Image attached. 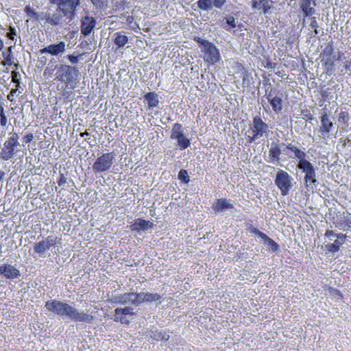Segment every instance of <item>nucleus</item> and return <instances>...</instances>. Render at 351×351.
Wrapping results in <instances>:
<instances>
[{
  "instance_id": "e433bc0d",
  "label": "nucleus",
  "mask_w": 351,
  "mask_h": 351,
  "mask_svg": "<svg viewBox=\"0 0 351 351\" xmlns=\"http://www.w3.org/2000/svg\"><path fill=\"white\" fill-rule=\"evenodd\" d=\"M20 73L16 71L12 72V81L16 84V88L20 86Z\"/></svg>"
},
{
  "instance_id": "680f3d73",
  "label": "nucleus",
  "mask_w": 351,
  "mask_h": 351,
  "mask_svg": "<svg viewBox=\"0 0 351 351\" xmlns=\"http://www.w3.org/2000/svg\"><path fill=\"white\" fill-rule=\"evenodd\" d=\"M11 156L12 155H3L2 156V159L7 160H8V159H10L11 158Z\"/></svg>"
},
{
  "instance_id": "dca6fc26",
  "label": "nucleus",
  "mask_w": 351,
  "mask_h": 351,
  "mask_svg": "<svg viewBox=\"0 0 351 351\" xmlns=\"http://www.w3.org/2000/svg\"><path fill=\"white\" fill-rule=\"evenodd\" d=\"M0 274L3 275L7 279H14L21 276L20 271L10 264L1 265Z\"/></svg>"
},
{
  "instance_id": "864d4df0",
  "label": "nucleus",
  "mask_w": 351,
  "mask_h": 351,
  "mask_svg": "<svg viewBox=\"0 0 351 351\" xmlns=\"http://www.w3.org/2000/svg\"><path fill=\"white\" fill-rule=\"evenodd\" d=\"M311 22L310 26L312 28L317 29L318 27V24H317V22L316 18L315 17H312L311 19Z\"/></svg>"
},
{
  "instance_id": "2f4dec72",
  "label": "nucleus",
  "mask_w": 351,
  "mask_h": 351,
  "mask_svg": "<svg viewBox=\"0 0 351 351\" xmlns=\"http://www.w3.org/2000/svg\"><path fill=\"white\" fill-rule=\"evenodd\" d=\"M24 11H25V14H27V16H29L30 19L36 18L38 12H35V10L29 5H26L24 8Z\"/></svg>"
},
{
  "instance_id": "c03bdc74",
  "label": "nucleus",
  "mask_w": 351,
  "mask_h": 351,
  "mask_svg": "<svg viewBox=\"0 0 351 351\" xmlns=\"http://www.w3.org/2000/svg\"><path fill=\"white\" fill-rule=\"evenodd\" d=\"M338 120L339 122H343V123H346L348 121V116L346 112H341L339 114Z\"/></svg>"
},
{
  "instance_id": "69168bd1",
  "label": "nucleus",
  "mask_w": 351,
  "mask_h": 351,
  "mask_svg": "<svg viewBox=\"0 0 351 351\" xmlns=\"http://www.w3.org/2000/svg\"><path fill=\"white\" fill-rule=\"evenodd\" d=\"M88 135H89V133L87 131L80 134V136L82 137H84V136H88Z\"/></svg>"
},
{
  "instance_id": "423d86ee",
  "label": "nucleus",
  "mask_w": 351,
  "mask_h": 351,
  "mask_svg": "<svg viewBox=\"0 0 351 351\" xmlns=\"http://www.w3.org/2000/svg\"><path fill=\"white\" fill-rule=\"evenodd\" d=\"M95 317L90 309L79 310L71 305L67 319L75 322H86L91 324Z\"/></svg>"
},
{
  "instance_id": "4d7b16f0",
  "label": "nucleus",
  "mask_w": 351,
  "mask_h": 351,
  "mask_svg": "<svg viewBox=\"0 0 351 351\" xmlns=\"http://www.w3.org/2000/svg\"><path fill=\"white\" fill-rule=\"evenodd\" d=\"M337 234H335L332 230H326V233H325V236L327 237H329L330 238L331 237H337ZM330 240H332V239H330Z\"/></svg>"
},
{
  "instance_id": "774afa93",
  "label": "nucleus",
  "mask_w": 351,
  "mask_h": 351,
  "mask_svg": "<svg viewBox=\"0 0 351 351\" xmlns=\"http://www.w3.org/2000/svg\"><path fill=\"white\" fill-rule=\"evenodd\" d=\"M3 48V43L0 38V50H1Z\"/></svg>"
},
{
  "instance_id": "4c0bfd02",
  "label": "nucleus",
  "mask_w": 351,
  "mask_h": 351,
  "mask_svg": "<svg viewBox=\"0 0 351 351\" xmlns=\"http://www.w3.org/2000/svg\"><path fill=\"white\" fill-rule=\"evenodd\" d=\"M285 152V154H287L289 151H291L292 152H293L294 154H304V152H301L297 147H289V146H287L286 147H284L282 149H280L279 152Z\"/></svg>"
},
{
  "instance_id": "c756f323",
  "label": "nucleus",
  "mask_w": 351,
  "mask_h": 351,
  "mask_svg": "<svg viewBox=\"0 0 351 351\" xmlns=\"http://www.w3.org/2000/svg\"><path fill=\"white\" fill-rule=\"evenodd\" d=\"M143 295L144 292H141L138 293L134 292L133 304L135 306H138L139 304L145 302Z\"/></svg>"
},
{
  "instance_id": "de8ad7c7",
  "label": "nucleus",
  "mask_w": 351,
  "mask_h": 351,
  "mask_svg": "<svg viewBox=\"0 0 351 351\" xmlns=\"http://www.w3.org/2000/svg\"><path fill=\"white\" fill-rule=\"evenodd\" d=\"M226 23L230 25L231 27H236L237 25H236V22H235V19L232 16H229L228 17H227L226 19Z\"/></svg>"
},
{
  "instance_id": "7c9ffc66",
  "label": "nucleus",
  "mask_w": 351,
  "mask_h": 351,
  "mask_svg": "<svg viewBox=\"0 0 351 351\" xmlns=\"http://www.w3.org/2000/svg\"><path fill=\"white\" fill-rule=\"evenodd\" d=\"M26 161L30 164L32 167L34 168L35 167H39L38 165L39 162V158H36V155H29L26 157Z\"/></svg>"
},
{
  "instance_id": "f3484780",
  "label": "nucleus",
  "mask_w": 351,
  "mask_h": 351,
  "mask_svg": "<svg viewBox=\"0 0 351 351\" xmlns=\"http://www.w3.org/2000/svg\"><path fill=\"white\" fill-rule=\"evenodd\" d=\"M153 227V223L149 221L138 218L134 221V222L130 226V229L132 232H140L141 231L145 232L149 228Z\"/></svg>"
},
{
  "instance_id": "e2e57ef3",
  "label": "nucleus",
  "mask_w": 351,
  "mask_h": 351,
  "mask_svg": "<svg viewBox=\"0 0 351 351\" xmlns=\"http://www.w3.org/2000/svg\"><path fill=\"white\" fill-rule=\"evenodd\" d=\"M346 140H342V138L340 139V143H341V147L346 146Z\"/></svg>"
},
{
  "instance_id": "5fc2aeb1",
  "label": "nucleus",
  "mask_w": 351,
  "mask_h": 351,
  "mask_svg": "<svg viewBox=\"0 0 351 351\" xmlns=\"http://www.w3.org/2000/svg\"><path fill=\"white\" fill-rule=\"evenodd\" d=\"M262 2H263V0H258V1H253L252 2V8H261Z\"/></svg>"
},
{
  "instance_id": "6ab92c4d",
  "label": "nucleus",
  "mask_w": 351,
  "mask_h": 351,
  "mask_svg": "<svg viewBox=\"0 0 351 351\" xmlns=\"http://www.w3.org/2000/svg\"><path fill=\"white\" fill-rule=\"evenodd\" d=\"M298 156L300 159V161L298 165V167L303 170L305 174L311 173L315 172V169L312 165V164L307 161L306 160L302 159L301 156H304V155H295Z\"/></svg>"
},
{
  "instance_id": "6e6552de",
  "label": "nucleus",
  "mask_w": 351,
  "mask_h": 351,
  "mask_svg": "<svg viewBox=\"0 0 351 351\" xmlns=\"http://www.w3.org/2000/svg\"><path fill=\"white\" fill-rule=\"evenodd\" d=\"M171 138L176 141V145L183 150L190 145L189 138L185 136L184 128L180 123H176L171 129Z\"/></svg>"
},
{
  "instance_id": "f257e3e1",
  "label": "nucleus",
  "mask_w": 351,
  "mask_h": 351,
  "mask_svg": "<svg viewBox=\"0 0 351 351\" xmlns=\"http://www.w3.org/2000/svg\"><path fill=\"white\" fill-rule=\"evenodd\" d=\"M269 132L268 124L259 115H256L250 121L249 128L245 132L246 141L251 143L261 138H267Z\"/></svg>"
},
{
  "instance_id": "a18cd8bd",
  "label": "nucleus",
  "mask_w": 351,
  "mask_h": 351,
  "mask_svg": "<svg viewBox=\"0 0 351 351\" xmlns=\"http://www.w3.org/2000/svg\"><path fill=\"white\" fill-rule=\"evenodd\" d=\"M225 3L226 0H212L213 8H221Z\"/></svg>"
},
{
  "instance_id": "9d476101",
  "label": "nucleus",
  "mask_w": 351,
  "mask_h": 351,
  "mask_svg": "<svg viewBox=\"0 0 351 351\" xmlns=\"http://www.w3.org/2000/svg\"><path fill=\"white\" fill-rule=\"evenodd\" d=\"M134 315V309L130 306L117 308L114 310V321L121 322L122 324H129L128 317Z\"/></svg>"
},
{
  "instance_id": "39448f33",
  "label": "nucleus",
  "mask_w": 351,
  "mask_h": 351,
  "mask_svg": "<svg viewBox=\"0 0 351 351\" xmlns=\"http://www.w3.org/2000/svg\"><path fill=\"white\" fill-rule=\"evenodd\" d=\"M71 304L61 300H51L47 301L45 307L55 315L67 318Z\"/></svg>"
},
{
  "instance_id": "393cba45",
  "label": "nucleus",
  "mask_w": 351,
  "mask_h": 351,
  "mask_svg": "<svg viewBox=\"0 0 351 351\" xmlns=\"http://www.w3.org/2000/svg\"><path fill=\"white\" fill-rule=\"evenodd\" d=\"M12 47L10 46L8 48L6 52L3 53V56L5 59V60L1 62V64L3 66L5 65H12L13 64L12 59L14 58L13 54H12Z\"/></svg>"
},
{
  "instance_id": "79ce46f5",
  "label": "nucleus",
  "mask_w": 351,
  "mask_h": 351,
  "mask_svg": "<svg viewBox=\"0 0 351 351\" xmlns=\"http://www.w3.org/2000/svg\"><path fill=\"white\" fill-rule=\"evenodd\" d=\"M0 117H1V119H0L1 125L5 126L8 123V119H7L6 116L4 114L3 108L2 106L1 107Z\"/></svg>"
},
{
  "instance_id": "bb28decb",
  "label": "nucleus",
  "mask_w": 351,
  "mask_h": 351,
  "mask_svg": "<svg viewBox=\"0 0 351 351\" xmlns=\"http://www.w3.org/2000/svg\"><path fill=\"white\" fill-rule=\"evenodd\" d=\"M145 302H157L161 299L160 294L157 293L144 292Z\"/></svg>"
},
{
  "instance_id": "b1692460",
  "label": "nucleus",
  "mask_w": 351,
  "mask_h": 351,
  "mask_svg": "<svg viewBox=\"0 0 351 351\" xmlns=\"http://www.w3.org/2000/svg\"><path fill=\"white\" fill-rule=\"evenodd\" d=\"M114 44L117 45L119 47H123L128 43V37L122 34L121 32H117L114 34Z\"/></svg>"
},
{
  "instance_id": "a211bd4d",
  "label": "nucleus",
  "mask_w": 351,
  "mask_h": 351,
  "mask_svg": "<svg viewBox=\"0 0 351 351\" xmlns=\"http://www.w3.org/2000/svg\"><path fill=\"white\" fill-rule=\"evenodd\" d=\"M233 208L234 205L231 203L230 199H219L213 204V209L217 213H224Z\"/></svg>"
},
{
  "instance_id": "ea45409f",
  "label": "nucleus",
  "mask_w": 351,
  "mask_h": 351,
  "mask_svg": "<svg viewBox=\"0 0 351 351\" xmlns=\"http://www.w3.org/2000/svg\"><path fill=\"white\" fill-rule=\"evenodd\" d=\"M252 232L256 236L260 237L263 241H265L268 238V237L265 233H263V232L260 231L257 228H253L252 230Z\"/></svg>"
},
{
  "instance_id": "2eb2a0df",
  "label": "nucleus",
  "mask_w": 351,
  "mask_h": 351,
  "mask_svg": "<svg viewBox=\"0 0 351 351\" xmlns=\"http://www.w3.org/2000/svg\"><path fill=\"white\" fill-rule=\"evenodd\" d=\"M65 43L61 41L57 44L49 45L40 50V53H50L52 56L62 55L65 51Z\"/></svg>"
},
{
  "instance_id": "7ed1b4c3",
  "label": "nucleus",
  "mask_w": 351,
  "mask_h": 351,
  "mask_svg": "<svg viewBox=\"0 0 351 351\" xmlns=\"http://www.w3.org/2000/svg\"><path fill=\"white\" fill-rule=\"evenodd\" d=\"M51 3L56 4L62 10L66 23H71L76 16V9L80 5V0H49Z\"/></svg>"
},
{
  "instance_id": "1a4fd4ad",
  "label": "nucleus",
  "mask_w": 351,
  "mask_h": 351,
  "mask_svg": "<svg viewBox=\"0 0 351 351\" xmlns=\"http://www.w3.org/2000/svg\"><path fill=\"white\" fill-rule=\"evenodd\" d=\"M334 125L326 112H323L320 116V126L319 129V136L324 139L331 138Z\"/></svg>"
},
{
  "instance_id": "bf43d9fd",
  "label": "nucleus",
  "mask_w": 351,
  "mask_h": 351,
  "mask_svg": "<svg viewBox=\"0 0 351 351\" xmlns=\"http://www.w3.org/2000/svg\"><path fill=\"white\" fill-rule=\"evenodd\" d=\"M328 58L330 59H332L333 62L339 58V57H337L336 54H332L330 57H328Z\"/></svg>"
},
{
  "instance_id": "338daca9",
  "label": "nucleus",
  "mask_w": 351,
  "mask_h": 351,
  "mask_svg": "<svg viewBox=\"0 0 351 351\" xmlns=\"http://www.w3.org/2000/svg\"><path fill=\"white\" fill-rule=\"evenodd\" d=\"M271 90L267 95V99H268V101H269V99H272L273 97H271Z\"/></svg>"
},
{
  "instance_id": "603ef678",
  "label": "nucleus",
  "mask_w": 351,
  "mask_h": 351,
  "mask_svg": "<svg viewBox=\"0 0 351 351\" xmlns=\"http://www.w3.org/2000/svg\"><path fill=\"white\" fill-rule=\"evenodd\" d=\"M68 59L73 64H75L78 61V56H74V55H69Z\"/></svg>"
},
{
  "instance_id": "473e14b6",
  "label": "nucleus",
  "mask_w": 351,
  "mask_h": 351,
  "mask_svg": "<svg viewBox=\"0 0 351 351\" xmlns=\"http://www.w3.org/2000/svg\"><path fill=\"white\" fill-rule=\"evenodd\" d=\"M264 243L269 246L273 251H276L278 249L279 245L271 239L268 237L265 241Z\"/></svg>"
},
{
  "instance_id": "c9c22d12",
  "label": "nucleus",
  "mask_w": 351,
  "mask_h": 351,
  "mask_svg": "<svg viewBox=\"0 0 351 351\" xmlns=\"http://www.w3.org/2000/svg\"><path fill=\"white\" fill-rule=\"evenodd\" d=\"M178 178L186 183L189 182V176L188 173L186 170L184 169L180 171L178 173Z\"/></svg>"
},
{
  "instance_id": "9b49d317",
  "label": "nucleus",
  "mask_w": 351,
  "mask_h": 351,
  "mask_svg": "<svg viewBox=\"0 0 351 351\" xmlns=\"http://www.w3.org/2000/svg\"><path fill=\"white\" fill-rule=\"evenodd\" d=\"M56 243L55 239L52 236H48L45 239L35 243L34 246V252L39 254L40 257L44 256L46 251Z\"/></svg>"
},
{
  "instance_id": "4468645a",
  "label": "nucleus",
  "mask_w": 351,
  "mask_h": 351,
  "mask_svg": "<svg viewBox=\"0 0 351 351\" xmlns=\"http://www.w3.org/2000/svg\"><path fill=\"white\" fill-rule=\"evenodd\" d=\"M96 24L95 19L89 15L82 16L80 21V31L81 34L84 36H88Z\"/></svg>"
},
{
  "instance_id": "f03ea898",
  "label": "nucleus",
  "mask_w": 351,
  "mask_h": 351,
  "mask_svg": "<svg viewBox=\"0 0 351 351\" xmlns=\"http://www.w3.org/2000/svg\"><path fill=\"white\" fill-rule=\"evenodd\" d=\"M194 40L198 43L203 53L204 61L208 64H215L221 60L219 49L208 40L200 37H195Z\"/></svg>"
},
{
  "instance_id": "49530a36",
  "label": "nucleus",
  "mask_w": 351,
  "mask_h": 351,
  "mask_svg": "<svg viewBox=\"0 0 351 351\" xmlns=\"http://www.w3.org/2000/svg\"><path fill=\"white\" fill-rule=\"evenodd\" d=\"M9 30H10V32L7 33V37L9 39L14 40V36L16 35V29L14 27L10 26L9 28Z\"/></svg>"
},
{
  "instance_id": "0e129e2a",
  "label": "nucleus",
  "mask_w": 351,
  "mask_h": 351,
  "mask_svg": "<svg viewBox=\"0 0 351 351\" xmlns=\"http://www.w3.org/2000/svg\"><path fill=\"white\" fill-rule=\"evenodd\" d=\"M5 176V172L0 171V182L3 179Z\"/></svg>"
},
{
  "instance_id": "6e6d98bb",
  "label": "nucleus",
  "mask_w": 351,
  "mask_h": 351,
  "mask_svg": "<svg viewBox=\"0 0 351 351\" xmlns=\"http://www.w3.org/2000/svg\"><path fill=\"white\" fill-rule=\"evenodd\" d=\"M17 91V88L15 89H12L10 94L8 95V99L10 101H12L14 100V95Z\"/></svg>"
},
{
  "instance_id": "5701e85b",
  "label": "nucleus",
  "mask_w": 351,
  "mask_h": 351,
  "mask_svg": "<svg viewBox=\"0 0 351 351\" xmlns=\"http://www.w3.org/2000/svg\"><path fill=\"white\" fill-rule=\"evenodd\" d=\"M274 110V111L278 114L282 109V100L279 97H274L272 99H269V101Z\"/></svg>"
},
{
  "instance_id": "a878e982",
  "label": "nucleus",
  "mask_w": 351,
  "mask_h": 351,
  "mask_svg": "<svg viewBox=\"0 0 351 351\" xmlns=\"http://www.w3.org/2000/svg\"><path fill=\"white\" fill-rule=\"evenodd\" d=\"M197 4L199 9L204 11H209L213 9L212 0H199Z\"/></svg>"
},
{
  "instance_id": "052dcab7",
  "label": "nucleus",
  "mask_w": 351,
  "mask_h": 351,
  "mask_svg": "<svg viewBox=\"0 0 351 351\" xmlns=\"http://www.w3.org/2000/svg\"><path fill=\"white\" fill-rule=\"evenodd\" d=\"M159 337H161V340H167L168 339V337H166L165 333L162 335V332H160Z\"/></svg>"
},
{
  "instance_id": "3c124183",
  "label": "nucleus",
  "mask_w": 351,
  "mask_h": 351,
  "mask_svg": "<svg viewBox=\"0 0 351 351\" xmlns=\"http://www.w3.org/2000/svg\"><path fill=\"white\" fill-rule=\"evenodd\" d=\"M34 138V136L32 134H27L23 137V141L25 143H30Z\"/></svg>"
},
{
  "instance_id": "72a5a7b5",
  "label": "nucleus",
  "mask_w": 351,
  "mask_h": 351,
  "mask_svg": "<svg viewBox=\"0 0 351 351\" xmlns=\"http://www.w3.org/2000/svg\"><path fill=\"white\" fill-rule=\"evenodd\" d=\"M49 12H40L37 13V16L36 19L41 23L43 21H45V23H47V17H48Z\"/></svg>"
},
{
  "instance_id": "cd10ccee",
  "label": "nucleus",
  "mask_w": 351,
  "mask_h": 351,
  "mask_svg": "<svg viewBox=\"0 0 351 351\" xmlns=\"http://www.w3.org/2000/svg\"><path fill=\"white\" fill-rule=\"evenodd\" d=\"M333 42L330 41L327 43V45L325 47L324 49L323 50L322 54L324 58H328L330 57L333 54Z\"/></svg>"
},
{
  "instance_id": "aec40b11",
  "label": "nucleus",
  "mask_w": 351,
  "mask_h": 351,
  "mask_svg": "<svg viewBox=\"0 0 351 351\" xmlns=\"http://www.w3.org/2000/svg\"><path fill=\"white\" fill-rule=\"evenodd\" d=\"M19 135L16 133L12 134V135L5 141L4 145L8 150L9 153L13 152L15 147L19 145L18 143Z\"/></svg>"
},
{
  "instance_id": "f704fd0d",
  "label": "nucleus",
  "mask_w": 351,
  "mask_h": 351,
  "mask_svg": "<svg viewBox=\"0 0 351 351\" xmlns=\"http://www.w3.org/2000/svg\"><path fill=\"white\" fill-rule=\"evenodd\" d=\"M261 4V8L263 9L264 14H268L271 8L272 1L269 2L267 0H263Z\"/></svg>"
},
{
  "instance_id": "13d9d810",
  "label": "nucleus",
  "mask_w": 351,
  "mask_h": 351,
  "mask_svg": "<svg viewBox=\"0 0 351 351\" xmlns=\"http://www.w3.org/2000/svg\"><path fill=\"white\" fill-rule=\"evenodd\" d=\"M334 64L333 60L330 59L329 58H327V60L326 61V65L328 66H332Z\"/></svg>"
},
{
  "instance_id": "20e7f679",
  "label": "nucleus",
  "mask_w": 351,
  "mask_h": 351,
  "mask_svg": "<svg viewBox=\"0 0 351 351\" xmlns=\"http://www.w3.org/2000/svg\"><path fill=\"white\" fill-rule=\"evenodd\" d=\"M58 80L64 82L67 88H74L79 71L75 66L61 64L58 69Z\"/></svg>"
},
{
  "instance_id": "ddd939ff",
  "label": "nucleus",
  "mask_w": 351,
  "mask_h": 351,
  "mask_svg": "<svg viewBox=\"0 0 351 351\" xmlns=\"http://www.w3.org/2000/svg\"><path fill=\"white\" fill-rule=\"evenodd\" d=\"M64 17L62 10L58 7L53 12H49L47 23L51 26H62L64 23L67 24V20L64 19Z\"/></svg>"
},
{
  "instance_id": "37998d69",
  "label": "nucleus",
  "mask_w": 351,
  "mask_h": 351,
  "mask_svg": "<svg viewBox=\"0 0 351 351\" xmlns=\"http://www.w3.org/2000/svg\"><path fill=\"white\" fill-rule=\"evenodd\" d=\"M57 182L60 186H62L63 188L67 186V179L64 176L63 174H60V176Z\"/></svg>"
},
{
  "instance_id": "f8f14e48",
  "label": "nucleus",
  "mask_w": 351,
  "mask_h": 351,
  "mask_svg": "<svg viewBox=\"0 0 351 351\" xmlns=\"http://www.w3.org/2000/svg\"><path fill=\"white\" fill-rule=\"evenodd\" d=\"M112 155H101L93 165L95 172H101L108 170L112 164Z\"/></svg>"
},
{
  "instance_id": "8fccbe9b",
  "label": "nucleus",
  "mask_w": 351,
  "mask_h": 351,
  "mask_svg": "<svg viewBox=\"0 0 351 351\" xmlns=\"http://www.w3.org/2000/svg\"><path fill=\"white\" fill-rule=\"evenodd\" d=\"M346 237H347L346 235L343 234H337V240L339 241V242L341 245H342L346 241Z\"/></svg>"
},
{
  "instance_id": "c85d7f7f",
  "label": "nucleus",
  "mask_w": 351,
  "mask_h": 351,
  "mask_svg": "<svg viewBox=\"0 0 351 351\" xmlns=\"http://www.w3.org/2000/svg\"><path fill=\"white\" fill-rule=\"evenodd\" d=\"M341 245L339 241L335 240L333 243L326 245V248L328 252L335 253L339 250Z\"/></svg>"
},
{
  "instance_id": "4be33fe9",
  "label": "nucleus",
  "mask_w": 351,
  "mask_h": 351,
  "mask_svg": "<svg viewBox=\"0 0 351 351\" xmlns=\"http://www.w3.org/2000/svg\"><path fill=\"white\" fill-rule=\"evenodd\" d=\"M145 99L147 101L149 108L157 107L159 103L158 97L154 92H149L145 95Z\"/></svg>"
},
{
  "instance_id": "58836bf2",
  "label": "nucleus",
  "mask_w": 351,
  "mask_h": 351,
  "mask_svg": "<svg viewBox=\"0 0 351 351\" xmlns=\"http://www.w3.org/2000/svg\"><path fill=\"white\" fill-rule=\"evenodd\" d=\"M304 179H305L306 184L308 182L315 183L317 182V180L315 179V172L311 173V174L310 173L305 174Z\"/></svg>"
},
{
  "instance_id": "a19ab883",
  "label": "nucleus",
  "mask_w": 351,
  "mask_h": 351,
  "mask_svg": "<svg viewBox=\"0 0 351 351\" xmlns=\"http://www.w3.org/2000/svg\"><path fill=\"white\" fill-rule=\"evenodd\" d=\"M311 0H301L300 8L302 12L311 7Z\"/></svg>"
},
{
  "instance_id": "0eeeda50",
  "label": "nucleus",
  "mask_w": 351,
  "mask_h": 351,
  "mask_svg": "<svg viewBox=\"0 0 351 351\" xmlns=\"http://www.w3.org/2000/svg\"><path fill=\"white\" fill-rule=\"evenodd\" d=\"M293 178L287 172L283 170H279L276 176L275 184L280 190L281 195L285 196L288 195L290 189L293 186Z\"/></svg>"
},
{
  "instance_id": "09e8293b",
  "label": "nucleus",
  "mask_w": 351,
  "mask_h": 351,
  "mask_svg": "<svg viewBox=\"0 0 351 351\" xmlns=\"http://www.w3.org/2000/svg\"><path fill=\"white\" fill-rule=\"evenodd\" d=\"M315 10L314 8L310 7L308 9H306V10H304L303 12V14H304V16L308 17V16H313L315 14Z\"/></svg>"
},
{
  "instance_id": "412c9836",
  "label": "nucleus",
  "mask_w": 351,
  "mask_h": 351,
  "mask_svg": "<svg viewBox=\"0 0 351 351\" xmlns=\"http://www.w3.org/2000/svg\"><path fill=\"white\" fill-rule=\"evenodd\" d=\"M134 292L125 293L114 298V302L121 304L131 303L133 304Z\"/></svg>"
}]
</instances>
